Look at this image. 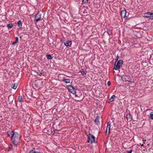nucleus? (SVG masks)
<instances>
[{"label": "nucleus", "instance_id": "obj_26", "mask_svg": "<svg viewBox=\"0 0 153 153\" xmlns=\"http://www.w3.org/2000/svg\"><path fill=\"white\" fill-rule=\"evenodd\" d=\"M16 43H17L16 42H13L12 44V45H14L16 44Z\"/></svg>", "mask_w": 153, "mask_h": 153}, {"label": "nucleus", "instance_id": "obj_17", "mask_svg": "<svg viewBox=\"0 0 153 153\" xmlns=\"http://www.w3.org/2000/svg\"><path fill=\"white\" fill-rule=\"evenodd\" d=\"M46 57L48 59H52L53 57L50 55H46Z\"/></svg>", "mask_w": 153, "mask_h": 153}, {"label": "nucleus", "instance_id": "obj_27", "mask_svg": "<svg viewBox=\"0 0 153 153\" xmlns=\"http://www.w3.org/2000/svg\"><path fill=\"white\" fill-rule=\"evenodd\" d=\"M132 151H127V153H131Z\"/></svg>", "mask_w": 153, "mask_h": 153}, {"label": "nucleus", "instance_id": "obj_15", "mask_svg": "<svg viewBox=\"0 0 153 153\" xmlns=\"http://www.w3.org/2000/svg\"><path fill=\"white\" fill-rule=\"evenodd\" d=\"M18 27L19 28H21L22 26V23L20 21H19L18 22Z\"/></svg>", "mask_w": 153, "mask_h": 153}, {"label": "nucleus", "instance_id": "obj_7", "mask_svg": "<svg viewBox=\"0 0 153 153\" xmlns=\"http://www.w3.org/2000/svg\"><path fill=\"white\" fill-rule=\"evenodd\" d=\"M111 125L109 122H108L107 124V126L106 128V132H108V134L110 133Z\"/></svg>", "mask_w": 153, "mask_h": 153}, {"label": "nucleus", "instance_id": "obj_24", "mask_svg": "<svg viewBox=\"0 0 153 153\" xmlns=\"http://www.w3.org/2000/svg\"><path fill=\"white\" fill-rule=\"evenodd\" d=\"M111 85V82L110 81H108L107 82V85L109 86Z\"/></svg>", "mask_w": 153, "mask_h": 153}, {"label": "nucleus", "instance_id": "obj_16", "mask_svg": "<svg viewBox=\"0 0 153 153\" xmlns=\"http://www.w3.org/2000/svg\"><path fill=\"white\" fill-rule=\"evenodd\" d=\"M18 86V84L17 83H15L13 85L12 88L14 89H16Z\"/></svg>", "mask_w": 153, "mask_h": 153}, {"label": "nucleus", "instance_id": "obj_30", "mask_svg": "<svg viewBox=\"0 0 153 153\" xmlns=\"http://www.w3.org/2000/svg\"><path fill=\"white\" fill-rule=\"evenodd\" d=\"M128 116V115H126L127 117Z\"/></svg>", "mask_w": 153, "mask_h": 153}, {"label": "nucleus", "instance_id": "obj_11", "mask_svg": "<svg viewBox=\"0 0 153 153\" xmlns=\"http://www.w3.org/2000/svg\"><path fill=\"white\" fill-rule=\"evenodd\" d=\"M71 41H67L64 43V45L66 46H68L71 45Z\"/></svg>", "mask_w": 153, "mask_h": 153}, {"label": "nucleus", "instance_id": "obj_5", "mask_svg": "<svg viewBox=\"0 0 153 153\" xmlns=\"http://www.w3.org/2000/svg\"><path fill=\"white\" fill-rule=\"evenodd\" d=\"M121 17L124 18L127 17L128 15V13L126 12V10H123L121 13Z\"/></svg>", "mask_w": 153, "mask_h": 153}, {"label": "nucleus", "instance_id": "obj_21", "mask_svg": "<svg viewBox=\"0 0 153 153\" xmlns=\"http://www.w3.org/2000/svg\"><path fill=\"white\" fill-rule=\"evenodd\" d=\"M81 72L82 75H84L85 74V71L83 70L81 71Z\"/></svg>", "mask_w": 153, "mask_h": 153}, {"label": "nucleus", "instance_id": "obj_29", "mask_svg": "<svg viewBox=\"0 0 153 153\" xmlns=\"http://www.w3.org/2000/svg\"><path fill=\"white\" fill-rule=\"evenodd\" d=\"M141 146H143V144H142V145H141Z\"/></svg>", "mask_w": 153, "mask_h": 153}, {"label": "nucleus", "instance_id": "obj_13", "mask_svg": "<svg viewBox=\"0 0 153 153\" xmlns=\"http://www.w3.org/2000/svg\"><path fill=\"white\" fill-rule=\"evenodd\" d=\"M18 101L20 102H23L22 97L21 96H19L18 97Z\"/></svg>", "mask_w": 153, "mask_h": 153}, {"label": "nucleus", "instance_id": "obj_18", "mask_svg": "<svg viewBox=\"0 0 153 153\" xmlns=\"http://www.w3.org/2000/svg\"><path fill=\"white\" fill-rule=\"evenodd\" d=\"M13 24L12 23L9 24L7 25V27L11 28L13 27Z\"/></svg>", "mask_w": 153, "mask_h": 153}, {"label": "nucleus", "instance_id": "obj_25", "mask_svg": "<svg viewBox=\"0 0 153 153\" xmlns=\"http://www.w3.org/2000/svg\"><path fill=\"white\" fill-rule=\"evenodd\" d=\"M118 60V56H117V57H116V58L115 59V60H116V61L115 62H116Z\"/></svg>", "mask_w": 153, "mask_h": 153}, {"label": "nucleus", "instance_id": "obj_14", "mask_svg": "<svg viewBox=\"0 0 153 153\" xmlns=\"http://www.w3.org/2000/svg\"><path fill=\"white\" fill-rule=\"evenodd\" d=\"M63 81L66 83H69L70 82V79H64Z\"/></svg>", "mask_w": 153, "mask_h": 153}, {"label": "nucleus", "instance_id": "obj_10", "mask_svg": "<svg viewBox=\"0 0 153 153\" xmlns=\"http://www.w3.org/2000/svg\"><path fill=\"white\" fill-rule=\"evenodd\" d=\"M100 117L99 116H97V118L95 119V122L97 125H99L100 123Z\"/></svg>", "mask_w": 153, "mask_h": 153}, {"label": "nucleus", "instance_id": "obj_28", "mask_svg": "<svg viewBox=\"0 0 153 153\" xmlns=\"http://www.w3.org/2000/svg\"><path fill=\"white\" fill-rule=\"evenodd\" d=\"M9 148L10 149H11V147H9Z\"/></svg>", "mask_w": 153, "mask_h": 153}, {"label": "nucleus", "instance_id": "obj_2", "mask_svg": "<svg viewBox=\"0 0 153 153\" xmlns=\"http://www.w3.org/2000/svg\"><path fill=\"white\" fill-rule=\"evenodd\" d=\"M123 63V61L122 60H120L117 62L116 65V62H115V65L114 66V69L116 70H118L120 67L122 66Z\"/></svg>", "mask_w": 153, "mask_h": 153}, {"label": "nucleus", "instance_id": "obj_20", "mask_svg": "<svg viewBox=\"0 0 153 153\" xmlns=\"http://www.w3.org/2000/svg\"><path fill=\"white\" fill-rule=\"evenodd\" d=\"M150 118L153 120V112H151L150 114Z\"/></svg>", "mask_w": 153, "mask_h": 153}, {"label": "nucleus", "instance_id": "obj_8", "mask_svg": "<svg viewBox=\"0 0 153 153\" xmlns=\"http://www.w3.org/2000/svg\"><path fill=\"white\" fill-rule=\"evenodd\" d=\"M15 133L13 131H9L7 132V133L8 136L12 138L14 136Z\"/></svg>", "mask_w": 153, "mask_h": 153}, {"label": "nucleus", "instance_id": "obj_22", "mask_svg": "<svg viewBox=\"0 0 153 153\" xmlns=\"http://www.w3.org/2000/svg\"><path fill=\"white\" fill-rule=\"evenodd\" d=\"M88 1V0H83L82 2L83 3H86Z\"/></svg>", "mask_w": 153, "mask_h": 153}, {"label": "nucleus", "instance_id": "obj_12", "mask_svg": "<svg viewBox=\"0 0 153 153\" xmlns=\"http://www.w3.org/2000/svg\"><path fill=\"white\" fill-rule=\"evenodd\" d=\"M115 96L114 95H113L109 99V101L110 102H112L114 100Z\"/></svg>", "mask_w": 153, "mask_h": 153}, {"label": "nucleus", "instance_id": "obj_19", "mask_svg": "<svg viewBox=\"0 0 153 153\" xmlns=\"http://www.w3.org/2000/svg\"><path fill=\"white\" fill-rule=\"evenodd\" d=\"M29 153H40L39 152H36V151H35L34 150H32L31 151H30Z\"/></svg>", "mask_w": 153, "mask_h": 153}, {"label": "nucleus", "instance_id": "obj_1", "mask_svg": "<svg viewBox=\"0 0 153 153\" xmlns=\"http://www.w3.org/2000/svg\"><path fill=\"white\" fill-rule=\"evenodd\" d=\"M11 139L12 143L16 146L20 142V136L17 133H15Z\"/></svg>", "mask_w": 153, "mask_h": 153}, {"label": "nucleus", "instance_id": "obj_23", "mask_svg": "<svg viewBox=\"0 0 153 153\" xmlns=\"http://www.w3.org/2000/svg\"><path fill=\"white\" fill-rule=\"evenodd\" d=\"M18 38L17 37H16V41H15L17 43L18 42Z\"/></svg>", "mask_w": 153, "mask_h": 153}, {"label": "nucleus", "instance_id": "obj_6", "mask_svg": "<svg viewBox=\"0 0 153 153\" xmlns=\"http://www.w3.org/2000/svg\"><path fill=\"white\" fill-rule=\"evenodd\" d=\"M144 16L146 18H152L153 17V13L147 12L144 14Z\"/></svg>", "mask_w": 153, "mask_h": 153}, {"label": "nucleus", "instance_id": "obj_9", "mask_svg": "<svg viewBox=\"0 0 153 153\" xmlns=\"http://www.w3.org/2000/svg\"><path fill=\"white\" fill-rule=\"evenodd\" d=\"M41 19V14L39 13H38L35 16V20L36 22L39 21Z\"/></svg>", "mask_w": 153, "mask_h": 153}, {"label": "nucleus", "instance_id": "obj_4", "mask_svg": "<svg viewBox=\"0 0 153 153\" xmlns=\"http://www.w3.org/2000/svg\"><path fill=\"white\" fill-rule=\"evenodd\" d=\"M68 89L70 92L72 93L73 94H75L76 96V90L73 86L71 85L68 86Z\"/></svg>", "mask_w": 153, "mask_h": 153}, {"label": "nucleus", "instance_id": "obj_3", "mask_svg": "<svg viewBox=\"0 0 153 153\" xmlns=\"http://www.w3.org/2000/svg\"><path fill=\"white\" fill-rule=\"evenodd\" d=\"M88 143L90 142L91 143H92L93 142H95V137L93 135L89 134L88 135Z\"/></svg>", "mask_w": 153, "mask_h": 153}]
</instances>
